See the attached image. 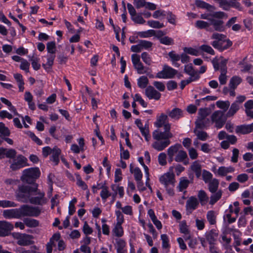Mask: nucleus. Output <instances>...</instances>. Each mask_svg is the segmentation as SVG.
<instances>
[{
  "mask_svg": "<svg viewBox=\"0 0 253 253\" xmlns=\"http://www.w3.org/2000/svg\"><path fill=\"white\" fill-rule=\"evenodd\" d=\"M112 232L114 235L118 237H121L124 235V230L122 224H116L115 227L112 230Z\"/></svg>",
  "mask_w": 253,
  "mask_h": 253,
  "instance_id": "49530a36",
  "label": "nucleus"
},
{
  "mask_svg": "<svg viewBox=\"0 0 253 253\" xmlns=\"http://www.w3.org/2000/svg\"><path fill=\"white\" fill-rule=\"evenodd\" d=\"M159 180L161 183L164 185L167 193L169 196H173L174 195L173 188L175 182L173 167H170L169 171L160 177Z\"/></svg>",
  "mask_w": 253,
  "mask_h": 253,
  "instance_id": "7ed1b4c3",
  "label": "nucleus"
},
{
  "mask_svg": "<svg viewBox=\"0 0 253 253\" xmlns=\"http://www.w3.org/2000/svg\"><path fill=\"white\" fill-rule=\"evenodd\" d=\"M176 73L177 71L175 69L165 65L163 70L157 74L156 77L159 79L172 78Z\"/></svg>",
  "mask_w": 253,
  "mask_h": 253,
  "instance_id": "9d476101",
  "label": "nucleus"
},
{
  "mask_svg": "<svg viewBox=\"0 0 253 253\" xmlns=\"http://www.w3.org/2000/svg\"><path fill=\"white\" fill-rule=\"evenodd\" d=\"M20 218L24 216H38L41 210L37 207H32L27 205L22 206L18 208Z\"/></svg>",
  "mask_w": 253,
  "mask_h": 253,
  "instance_id": "423d86ee",
  "label": "nucleus"
},
{
  "mask_svg": "<svg viewBox=\"0 0 253 253\" xmlns=\"http://www.w3.org/2000/svg\"><path fill=\"white\" fill-rule=\"evenodd\" d=\"M212 123L215 124V126L217 128H221L225 122L224 118V112L221 111H215L211 117Z\"/></svg>",
  "mask_w": 253,
  "mask_h": 253,
  "instance_id": "1a4fd4ad",
  "label": "nucleus"
},
{
  "mask_svg": "<svg viewBox=\"0 0 253 253\" xmlns=\"http://www.w3.org/2000/svg\"><path fill=\"white\" fill-rule=\"evenodd\" d=\"M199 49L203 52H207L211 55H214L215 54L214 50L212 47L207 44H203L199 47Z\"/></svg>",
  "mask_w": 253,
  "mask_h": 253,
  "instance_id": "052dcab7",
  "label": "nucleus"
},
{
  "mask_svg": "<svg viewBox=\"0 0 253 253\" xmlns=\"http://www.w3.org/2000/svg\"><path fill=\"white\" fill-rule=\"evenodd\" d=\"M46 57L47 62L46 63L42 64V66L46 71H49L51 69L53 64L54 60L55 58V54H47Z\"/></svg>",
  "mask_w": 253,
  "mask_h": 253,
  "instance_id": "4be33fe9",
  "label": "nucleus"
},
{
  "mask_svg": "<svg viewBox=\"0 0 253 253\" xmlns=\"http://www.w3.org/2000/svg\"><path fill=\"white\" fill-rule=\"evenodd\" d=\"M100 188L101 189L100 197L105 202L106 201L107 199L111 195V194L109 191L108 187L105 184L102 185Z\"/></svg>",
  "mask_w": 253,
  "mask_h": 253,
  "instance_id": "f704fd0d",
  "label": "nucleus"
},
{
  "mask_svg": "<svg viewBox=\"0 0 253 253\" xmlns=\"http://www.w3.org/2000/svg\"><path fill=\"white\" fill-rule=\"evenodd\" d=\"M199 202L195 197H191L186 202V208L187 209L194 210L196 209Z\"/></svg>",
  "mask_w": 253,
  "mask_h": 253,
  "instance_id": "cd10ccee",
  "label": "nucleus"
},
{
  "mask_svg": "<svg viewBox=\"0 0 253 253\" xmlns=\"http://www.w3.org/2000/svg\"><path fill=\"white\" fill-rule=\"evenodd\" d=\"M161 238L162 241V248L164 250L163 253H168L170 247L169 237L166 234H162Z\"/></svg>",
  "mask_w": 253,
  "mask_h": 253,
  "instance_id": "c85d7f7f",
  "label": "nucleus"
},
{
  "mask_svg": "<svg viewBox=\"0 0 253 253\" xmlns=\"http://www.w3.org/2000/svg\"><path fill=\"white\" fill-rule=\"evenodd\" d=\"M170 130V124H167L165 125L164 131L158 129L153 131L152 136L155 141L152 143V147L154 149L162 151L170 144L169 139L173 137V134Z\"/></svg>",
  "mask_w": 253,
  "mask_h": 253,
  "instance_id": "f03ea898",
  "label": "nucleus"
},
{
  "mask_svg": "<svg viewBox=\"0 0 253 253\" xmlns=\"http://www.w3.org/2000/svg\"><path fill=\"white\" fill-rule=\"evenodd\" d=\"M51 154V160L54 163L55 165H57L59 162V156L61 154V150L55 146L52 149Z\"/></svg>",
  "mask_w": 253,
  "mask_h": 253,
  "instance_id": "2f4dec72",
  "label": "nucleus"
},
{
  "mask_svg": "<svg viewBox=\"0 0 253 253\" xmlns=\"http://www.w3.org/2000/svg\"><path fill=\"white\" fill-rule=\"evenodd\" d=\"M195 132L197 138L202 141H206L209 137L208 133L204 131L198 130L194 131Z\"/></svg>",
  "mask_w": 253,
  "mask_h": 253,
  "instance_id": "5fc2aeb1",
  "label": "nucleus"
},
{
  "mask_svg": "<svg viewBox=\"0 0 253 253\" xmlns=\"http://www.w3.org/2000/svg\"><path fill=\"white\" fill-rule=\"evenodd\" d=\"M15 238L17 239V244L20 246H28L33 243L32 236L26 234L15 233L14 235Z\"/></svg>",
  "mask_w": 253,
  "mask_h": 253,
  "instance_id": "9b49d317",
  "label": "nucleus"
},
{
  "mask_svg": "<svg viewBox=\"0 0 253 253\" xmlns=\"http://www.w3.org/2000/svg\"><path fill=\"white\" fill-rule=\"evenodd\" d=\"M16 198L19 201L23 203L29 202L31 204L42 206L47 203L44 192L38 189V186L22 185L18 188Z\"/></svg>",
  "mask_w": 253,
  "mask_h": 253,
  "instance_id": "f257e3e1",
  "label": "nucleus"
},
{
  "mask_svg": "<svg viewBox=\"0 0 253 253\" xmlns=\"http://www.w3.org/2000/svg\"><path fill=\"white\" fill-rule=\"evenodd\" d=\"M183 50L185 53L192 55L198 56L200 55L199 50L192 47H184Z\"/></svg>",
  "mask_w": 253,
  "mask_h": 253,
  "instance_id": "bf43d9fd",
  "label": "nucleus"
},
{
  "mask_svg": "<svg viewBox=\"0 0 253 253\" xmlns=\"http://www.w3.org/2000/svg\"><path fill=\"white\" fill-rule=\"evenodd\" d=\"M195 4L197 6L206 9L210 11H212L215 9L214 6L210 5V4L201 0H196Z\"/></svg>",
  "mask_w": 253,
  "mask_h": 253,
  "instance_id": "c756f323",
  "label": "nucleus"
},
{
  "mask_svg": "<svg viewBox=\"0 0 253 253\" xmlns=\"http://www.w3.org/2000/svg\"><path fill=\"white\" fill-rule=\"evenodd\" d=\"M138 35L140 38H146L154 36L155 31L153 30H149L146 31L139 32Z\"/></svg>",
  "mask_w": 253,
  "mask_h": 253,
  "instance_id": "6e6d98bb",
  "label": "nucleus"
},
{
  "mask_svg": "<svg viewBox=\"0 0 253 253\" xmlns=\"http://www.w3.org/2000/svg\"><path fill=\"white\" fill-rule=\"evenodd\" d=\"M210 111L208 108H201L198 112V118L195 122L196 127L200 128L205 127L209 123V119L206 117L210 114Z\"/></svg>",
  "mask_w": 253,
  "mask_h": 253,
  "instance_id": "0eeeda50",
  "label": "nucleus"
},
{
  "mask_svg": "<svg viewBox=\"0 0 253 253\" xmlns=\"http://www.w3.org/2000/svg\"><path fill=\"white\" fill-rule=\"evenodd\" d=\"M0 133L4 136H8L10 135L9 129L3 123H0Z\"/></svg>",
  "mask_w": 253,
  "mask_h": 253,
  "instance_id": "e2e57ef3",
  "label": "nucleus"
},
{
  "mask_svg": "<svg viewBox=\"0 0 253 253\" xmlns=\"http://www.w3.org/2000/svg\"><path fill=\"white\" fill-rule=\"evenodd\" d=\"M30 60L31 62L32 66L35 70H38L41 68V65L39 63L40 59L35 56L31 57Z\"/></svg>",
  "mask_w": 253,
  "mask_h": 253,
  "instance_id": "603ef678",
  "label": "nucleus"
},
{
  "mask_svg": "<svg viewBox=\"0 0 253 253\" xmlns=\"http://www.w3.org/2000/svg\"><path fill=\"white\" fill-rule=\"evenodd\" d=\"M210 25V23L202 20H198L195 23V26L198 29H205L208 31L212 32V29L209 28Z\"/></svg>",
  "mask_w": 253,
  "mask_h": 253,
  "instance_id": "4c0bfd02",
  "label": "nucleus"
},
{
  "mask_svg": "<svg viewBox=\"0 0 253 253\" xmlns=\"http://www.w3.org/2000/svg\"><path fill=\"white\" fill-rule=\"evenodd\" d=\"M210 25H211L214 30L218 32H223L225 30L224 22L221 20H216L214 19H210Z\"/></svg>",
  "mask_w": 253,
  "mask_h": 253,
  "instance_id": "6ab92c4d",
  "label": "nucleus"
},
{
  "mask_svg": "<svg viewBox=\"0 0 253 253\" xmlns=\"http://www.w3.org/2000/svg\"><path fill=\"white\" fill-rule=\"evenodd\" d=\"M79 146L76 144H73L71 146V151L74 153H79L80 151L83 152L84 151V142L83 138H80L78 140Z\"/></svg>",
  "mask_w": 253,
  "mask_h": 253,
  "instance_id": "412c9836",
  "label": "nucleus"
},
{
  "mask_svg": "<svg viewBox=\"0 0 253 253\" xmlns=\"http://www.w3.org/2000/svg\"><path fill=\"white\" fill-rule=\"evenodd\" d=\"M17 206V204L14 202L8 201V200H1L0 201V207L3 208H9V207H15Z\"/></svg>",
  "mask_w": 253,
  "mask_h": 253,
  "instance_id": "864d4df0",
  "label": "nucleus"
},
{
  "mask_svg": "<svg viewBox=\"0 0 253 253\" xmlns=\"http://www.w3.org/2000/svg\"><path fill=\"white\" fill-rule=\"evenodd\" d=\"M148 25L153 28H162L164 27L163 23L158 21L149 20L147 21Z\"/></svg>",
  "mask_w": 253,
  "mask_h": 253,
  "instance_id": "0e129e2a",
  "label": "nucleus"
},
{
  "mask_svg": "<svg viewBox=\"0 0 253 253\" xmlns=\"http://www.w3.org/2000/svg\"><path fill=\"white\" fill-rule=\"evenodd\" d=\"M24 99L28 102L29 108L32 110L36 109L35 104L33 102V96L29 91H26L24 95Z\"/></svg>",
  "mask_w": 253,
  "mask_h": 253,
  "instance_id": "473e14b6",
  "label": "nucleus"
},
{
  "mask_svg": "<svg viewBox=\"0 0 253 253\" xmlns=\"http://www.w3.org/2000/svg\"><path fill=\"white\" fill-rule=\"evenodd\" d=\"M216 105L219 108L226 111L230 106V102L228 101H218L216 102Z\"/></svg>",
  "mask_w": 253,
  "mask_h": 253,
  "instance_id": "13d9d810",
  "label": "nucleus"
},
{
  "mask_svg": "<svg viewBox=\"0 0 253 253\" xmlns=\"http://www.w3.org/2000/svg\"><path fill=\"white\" fill-rule=\"evenodd\" d=\"M190 183V181L186 177H182L180 178L178 185V189L180 191H183L186 189Z\"/></svg>",
  "mask_w": 253,
  "mask_h": 253,
  "instance_id": "a18cd8bd",
  "label": "nucleus"
},
{
  "mask_svg": "<svg viewBox=\"0 0 253 253\" xmlns=\"http://www.w3.org/2000/svg\"><path fill=\"white\" fill-rule=\"evenodd\" d=\"M216 1L219 3V6L224 10H228L231 7V3L227 0H216Z\"/></svg>",
  "mask_w": 253,
  "mask_h": 253,
  "instance_id": "680f3d73",
  "label": "nucleus"
},
{
  "mask_svg": "<svg viewBox=\"0 0 253 253\" xmlns=\"http://www.w3.org/2000/svg\"><path fill=\"white\" fill-rule=\"evenodd\" d=\"M132 20L135 23L139 24H143L145 22V20L143 19L141 15L136 14L131 18Z\"/></svg>",
  "mask_w": 253,
  "mask_h": 253,
  "instance_id": "774afa93",
  "label": "nucleus"
},
{
  "mask_svg": "<svg viewBox=\"0 0 253 253\" xmlns=\"http://www.w3.org/2000/svg\"><path fill=\"white\" fill-rule=\"evenodd\" d=\"M11 163L10 168L12 170H17L25 166H28L27 164V159L23 156L20 155L13 159L12 162L9 161Z\"/></svg>",
  "mask_w": 253,
  "mask_h": 253,
  "instance_id": "6e6552de",
  "label": "nucleus"
},
{
  "mask_svg": "<svg viewBox=\"0 0 253 253\" xmlns=\"http://www.w3.org/2000/svg\"><path fill=\"white\" fill-rule=\"evenodd\" d=\"M207 218L211 225H214L216 222V213L213 211H208Z\"/></svg>",
  "mask_w": 253,
  "mask_h": 253,
  "instance_id": "ea45409f",
  "label": "nucleus"
},
{
  "mask_svg": "<svg viewBox=\"0 0 253 253\" xmlns=\"http://www.w3.org/2000/svg\"><path fill=\"white\" fill-rule=\"evenodd\" d=\"M176 162H183L185 165L189 163L187 153L183 150L180 149L174 157Z\"/></svg>",
  "mask_w": 253,
  "mask_h": 253,
  "instance_id": "a211bd4d",
  "label": "nucleus"
},
{
  "mask_svg": "<svg viewBox=\"0 0 253 253\" xmlns=\"http://www.w3.org/2000/svg\"><path fill=\"white\" fill-rule=\"evenodd\" d=\"M167 119L168 116L162 113L160 116L157 117V120L155 122L154 125L158 128L161 127L163 126H164L165 127V125L167 124H169V123H166Z\"/></svg>",
  "mask_w": 253,
  "mask_h": 253,
  "instance_id": "5701e85b",
  "label": "nucleus"
},
{
  "mask_svg": "<svg viewBox=\"0 0 253 253\" xmlns=\"http://www.w3.org/2000/svg\"><path fill=\"white\" fill-rule=\"evenodd\" d=\"M143 61L147 65H150L152 63V59L150 55L146 52H143L141 55Z\"/></svg>",
  "mask_w": 253,
  "mask_h": 253,
  "instance_id": "69168bd1",
  "label": "nucleus"
},
{
  "mask_svg": "<svg viewBox=\"0 0 253 253\" xmlns=\"http://www.w3.org/2000/svg\"><path fill=\"white\" fill-rule=\"evenodd\" d=\"M181 145L178 143L171 146L167 150L168 155L175 156L179 151L181 149Z\"/></svg>",
  "mask_w": 253,
  "mask_h": 253,
  "instance_id": "72a5a7b5",
  "label": "nucleus"
},
{
  "mask_svg": "<svg viewBox=\"0 0 253 253\" xmlns=\"http://www.w3.org/2000/svg\"><path fill=\"white\" fill-rule=\"evenodd\" d=\"M13 229V225L6 221H0V234H2L0 236L7 235L8 232Z\"/></svg>",
  "mask_w": 253,
  "mask_h": 253,
  "instance_id": "ddd939ff",
  "label": "nucleus"
},
{
  "mask_svg": "<svg viewBox=\"0 0 253 253\" xmlns=\"http://www.w3.org/2000/svg\"><path fill=\"white\" fill-rule=\"evenodd\" d=\"M134 67L138 74H147L149 70V68L144 66L141 62L134 65Z\"/></svg>",
  "mask_w": 253,
  "mask_h": 253,
  "instance_id": "79ce46f5",
  "label": "nucleus"
},
{
  "mask_svg": "<svg viewBox=\"0 0 253 253\" xmlns=\"http://www.w3.org/2000/svg\"><path fill=\"white\" fill-rule=\"evenodd\" d=\"M235 171V169L233 167L229 166L228 167H220L217 170V174L220 176H226L228 173H232Z\"/></svg>",
  "mask_w": 253,
  "mask_h": 253,
  "instance_id": "393cba45",
  "label": "nucleus"
},
{
  "mask_svg": "<svg viewBox=\"0 0 253 253\" xmlns=\"http://www.w3.org/2000/svg\"><path fill=\"white\" fill-rule=\"evenodd\" d=\"M240 109V105L237 102H234L231 105V107L226 114L227 117H231L234 115V114Z\"/></svg>",
  "mask_w": 253,
  "mask_h": 253,
  "instance_id": "58836bf2",
  "label": "nucleus"
},
{
  "mask_svg": "<svg viewBox=\"0 0 253 253\" xmlns=\"http://www.w3.org/2000/svg\"><path fill=\"white\" fill-rule=\"evenodd\" d=\"M184 71L190 76L196 77L195 79H199L200 77L198 72L193 69L191 64L185 66Z\"/></svg>",
  "mask_w": 253,
  "mask_h": 253,
  "instance_id": "7c9ffc66",
  "label": "nucleus"
},
{
  "mask_svg": "<svg viewBox=\"0 0 253 253\" xmlns=\"http://www.w3.org/2000/svg\"><path fill=\"white\" fill-rule=\"evenodd\" d=\"M169 117L174 120H178L182 116V110L178 108H175L171 111H167Z\"/></svg>",
  "mask_w": 253,
  "mask_h": 253,
  "instance_id": "a878e982",
  "label": "nucleus"
},
{
  "mask_svg": "<svg viewBox=\"0 0 253 253\" xmlns=\"http://www.w3.org/2000/svg\"><path fill=\"white\" fill-rule=\"evenodd\" d=\"M2 215L5 218H20L18 209H13L4 210Z\"/></svg>",
  "mask_w": 253,
  "mask_h": 253,
  "instance_id": "dca6fc26",
  "label": "nucleus"
},
{
  "mask_svg": "<svg viewBox=\"0 0 253 253\" xmlns=\"http://www.w3.org/2000/svg\"><path fill=\"white\" fill-rule=\"evenodd\" d=\"M160 42L161 43L167 45H172L174 43L173 40L168 36L161 38L160 39Z\"/></svg>",
  "mask_w": 253,
  "mask_h": 253,
  "instance_id": "338daca9",
  "label": "nucleus"
},
{
  "mask_svg": "<svg viewBox=\"0 0 253 253\" xmlns=\"http://www.w3.org/2000/svg\"><path fill=\"white\" fill-rule=\"evenodd\" d=\"M203 180L206 183H208L212 179V174L210 171L204 169L202 171Z\"/></svg>",
  "mask_w": 253,
  "mask_h": 253,
  "instance_id": "3c124183",
  "label": "nucleus"
},
{
  "mask_svg": "<svg viewBox=\"0 0 253 253\" xmlns=\"http://www.w3.org/2000/svg\"><path fill=\"white\" fill-rule=\"evenodd\" d=\"M189 171L192 172L195 174V175L197 178H199L202 174V166L200 162L199 161H195L193 162L189 169Z\"/></svg>",
  "mask_w": 253,
  "mask_h": 253,
  "instance_id": "4468645a",
  "label": "nucleus"
},
{
  "mask_svg": "<svg viewBox=\"0 0 253 253\" xmlns=\"http://www.w3.org/2000/svg\"><path fill=\"white\" fill-rule=\"evenodd\" d=\"M139 43L142 50L143 49H149L153 45L152 42L145 40H140L139 41Z\"/></svg>",
  "mask_w": 253,
  "mask_h": 253,
  "instance_id": "4d7b16f0",
  "label": "nucleus"
},
{
  "mask_svg": "<svg viewBox=\"0 0 253 253\" xmlns=\"http://www.w3.org/2000/svg\"><path fill=\"white\" fill-rule=\"evenodd\" d=\"M169 56L170 58V60L172 62V64L176 67H179V64L177 63V61L180 60V55L176 54L175 51H171L169 53Z\"/></svg>",
  "mask_w": 253,
  "mask_h": 253,
  "instance_id": "a19ab883",
  "label": "nucleus"
},
{
  "mask_svg": "<svg viewBox=\"0 0 253 253\" xmlns=\"http://www.w3.org/2000/svg\"><path fill=\"white\" fill-rule=\"evenodd\" d=\"M145 94L149 99L159 100L161 96V93L152 86L147 87L145 89Z\"/></svg>",
  "mask_w": 253,
  "mask_h": 253,
  "instance_id": "f8f14e48",
  "label": "nucleus"
},
{
  "mask_svg": "<svg viewBox=\"0 0 253 253\" xmlns=\"http://www.w3.org/2000/svg\"><path fill=\"white\" fill-rule=\"evenodd\" d=\"M242 79L238 76H234L230 80L229 85L231 89H235L242 82Z\"/></svg>",
  "mask_w": 253,
  "mask_h": 253,
  "instance_id": "e433bc0d",
  "label": "nucleus"
},
{
  "mask_svg": "<svg viewBox=\"0 0 253 253\" xmlns=\"http://www.w3.org/2000/svg\"><path fill=\"white\" fill-rule=\"evenodd\" d=\"M130 171L134 175L136 181L142 180V173L138 167H134L132 164L130 165Z\"/></svg>",
  "mask_w": 253,
  "mask_h": 253,
  "instance_id": "bb28decb",
  "label": "nucleus"
},
{
  "mask_svg": "<svg viewBox=\"0 0 253 253\" xmlns=\"http://www.w3.org/2000/svg\"><path fill=\"white\" fill-rule=\"evenodd\" d=\"M41 172L38 168H31L23 170L21 180L31 183L40 176Z\"/></svg>",
  "mask_w": 253,
  "mask_h": 253,
  "instance_id": "39448f33",
  "label": "nucleus"
},
{
  "mask_svg": "<svg viewBox=\"0 0 253 253\" xmlns=\"http://www.w3.org/2000/svg\"><path fill=\"white\" fill-rule=\"evenodd\" d=\"M218 236V232L215 229H211L205 234L207 241L210 245L215 244Z\"/></svg>",
  "mask_w": 253,
  "mask_h": 253,
  "instance_id": "2eb2a0df",
  "label": "nucleus"
},
{
  "mask_svg": "<svg viewBox=\"0 0 253 253\" xmlns=\"http://www.w3.org/2000/svg\"><path fill=\"white\" fill-rule=\"evenodd\" d=\"M116 241L117 253H126V250L125 249L126 246L125 241L122 239H117Z\"/></svg>",
  "mask_w": 253,
  "mask_h": 253,
  "instance_id": "b1692460",
  "label": "nucleus"
},
{
  "mask_svg": "<svg viewBox=\"0 0 253 253\" xmlns=\"http://www.w3.org/2000/svg\"><path fill=\"white\" fill-rule=\"evenodd\" d=\"M148 83V79L145 76H141L137 79V85L141 88L146 87Z\"/></svg>",
  "mask_w": 253,
  "mask_h": 253,
  "instance_id": "de8ad7c7",
  "label": "nucleus"
},
{
  "mask_svg": "<svg viewBox=\"0 0 253 253\" xmlns=\"http://www.w3.org/2000/svg\"><path fill=\"white\" fill-rule=\"evenodd\" d=\"M235 131L237 133L243 134L249 133L253 131V123L248 125L238 126L236 127Z\"/></svg>",
  "mask_w": 253,
  "mask_h": 253,
  "instance_id": "f3484780",
  "label": "nucleus"
},
{
  "mask_svg": "<svg viewBox=\"0 0 253 253\" xmlns=\"http://www.w3.org/2000/svg\"><path fill=\"white\" fill-rule=\"evenodd\" d=\"M24 222L27 227L31 228L37 227L39 224V222L37 220L32 218H25Z\"/></svg>",
  "mask_w": 253,
  "mask_h": 253,
  "instance_id": "09e8293b",
  "label": "nucleus"
},
{
  "mask_svg": "<svg viewBox=\"0 0 253 253\" xmlns=\"http://www.w3.org/2000/svg\"><path fill=\"white\" fill-rule=\"evenodd\" d=\"M211 39L214 41L211 43L212 46L219 50L227 49L232 45V42L225 39V36L221 34L214 33Z\"/></svg>",
  "mask_w": 253,
  "mask_h": 253,
  "instance_id": "20e7f679",
  "label": "nucleus"
},
{
  "mask_svg": "<svg viewBox=\"0 0 253 253\" xmlns=\"http://www.w3.org/2000/svg\"><path fill=\"white\" fill-rule=\"evenodd\" d=\"M60 234L59 233H56L50 238V241L46 244L47 253H51L52 251V247L54 246V242L58 241L60 239Z\"/></svg>",
  "mask_w": 253,
  "mask_h": 253,
  "instance_id": "aec40b11",
  "label": "nucleus"
},
{
  "mask_svg": "<svg viewBox=\"0 0 253 253\" xmlns=\"http://www.w3.org/2000/svg\"><path fill=\"white\" fill-rule=\"evenodd\" d=\"M46 49L47 53L49 54H55L56 51V46L55 42H48L46 44Z\"/></svg>",
  "mask_w": 253,
  "mask_h": 253,
  "instance_id": "8fccbe9b",
  "label": "nucleus"
},
{
  "mask_svg": "<svg viewBox=\"0 0 253 253\" xmlns=\"http://www.w3.org/2000/svg\"><path fill=\"white\" fill-rule=\"evenodd\" d=\"M198 198L202 205L206 204L209 200V197L206 192L202 190L198 192Z\"/></svg>",
  "mask_w": 253,
  "mask_h": 253,
  "instance_id": "c03bdc74",
  "label": "nucleus"
},
{
  "mask_svg": "<svg viewBox=\"0 0 253 253\" xmlns=\"http://www.w3.org/2000/svg\"><path fill=\"white\" fill-rule=\"evenodd\" d=\"M208 183H209V190L211 193H214L217 191L219 185V181L218 179L213 178Z\"/></svg>",
  "mask_w": 253,
  "mask_h": 253,
  "instance_id": "c9c22d12",
  "label": "nucleus"
},
{
  "mask_svg": "<svg viewBox=\"0 0 253 253\" xmlns=\"http://www.w3.org/2000/svg\"><path fill=\"white\" fill-rule=\"evenodd\" d=\"M212 194L210 197V204L211 205L214 204L217 201H218L221 197L222 191L221 190L216 191L214 193H212Z\"/></svg>",
  "mask_w": 253,
  "mask_h": 253,
  "instance_id": "37998d69",
  "label": "nucleus"
}]
</instances>
